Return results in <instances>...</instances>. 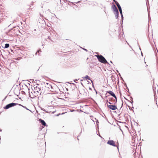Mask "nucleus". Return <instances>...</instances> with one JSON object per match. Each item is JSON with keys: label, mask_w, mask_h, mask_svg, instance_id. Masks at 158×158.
<instances>
[{"label": "nucleus", "mask_w": 158, "mask_h": 158, "mask_svg": "<svg viewBox=\"0 0 158 158\" xmlns=\"http://www.w3.org/2000/svg\"><path fill=\"white\" fill-rule=\"evenodd\" d=\"M34 90L32 89L33 93L31 92V93L33 94L35 96H38L39 97L41 94L42 92L40 88H39L37 86L34 87Z\"/></svg>", "instance_id": "nucleus-1"}, {"label": "nucleus", "mask_w": 158, "mask_h": 158, "mask_svg": "<svg viewBox=\"0 0 158 158\" xmlns=\"http://www.w3.org/2000/svg\"><path fill=\"white\" fill-rule=\"evenodd\" d=\"M98 61L102 63H103L104 64H108L109 65L110 64H109L108 62L106 60L105 58L102 55H97L96 56Z\"/></svg>", "instance_id": "nucleus-2"}, {"label": "nucleus", "mask_w": 158, "mask_h": 158, "mask_svg": "<svg viewBox=\"0 0 158 158\" xmlns=\"http://www.w3.org/2000/svg\"><path fill=\"white\" fill-rule=\"evenodd\" d=\"M16 105H18V103H9L6 105V106H5L4 107V109L7 110L10 107H11L13 106H14Z\"/></svg>", "instance_id": "nucleus-3"}, {"label": "nucleus", "mask_w": 158, "mask_h": 158, "mask_svg": "<svg viewBox=\"0 0 158 158\" xmlns=\"http://www.w3.org/2000/svg\"><path fill=\"white\" fill-rule=\"evenodd\" d=\"M116 5L118 8V9L119 12H120V13L121 15V19H122V24L123 22V15L122 8H121V6H120V4H119L118 3H116Z\"/></svg>", "instance_id": "nucleus-4"}, {"label": "nucleus", "mask_w": 158, "mask_h": 158, "mask_svg": "<svg viewBox=\"0 0 158 158\" xmlns=\"http://www.w3.org/2000/svg\"><path fill=\"white\" fill-rule=\"evenodd\" d=\"M107 93L109 94L111 96L115 98V99H114L113 102H114V104H115L116 102H117V97L115 94L111 91H108L107 92Z\"/></svg>", "instance_id": "nucleus-5"}, {"label": "nucleus", "mask_w": 158, "mask_h": 158, "mask_svg": "<svg viewBox=\"0 0 158 158\" xmlns=\"http://www.w3.org/2000/svg\"><path fill=\"white\" fill-rule=\"evenodd\" d=\"M107 104H108L107 103ZM108 107L112 110H115L117 109V107L116 106L114 105H107Z\"/></svg>", "instance_id": "nucleus-6"}, {"label": "nucleus", "mask_w": 158, "mask_h": 158, "mask_svg": "<svg viewBox=\"0 0 158 158\" xmlns=\"http://www.w3.org/2000/svg\"><path fill=\"white\" fill-rule=\"evenodd\" d=\"M107 143L110 145L113 146L114 147H116V145L115 144L113 140H108Z\"/></svg>", "instance_id": "nucleus-7"}, {"label": "nucleus", "mask_w": 158, "mask_h": 158, "mask_svg": "<svg viewBox=\"0 0 158 158\" xmlns=\"http://www.w3.org/2000/svg\"><path fill=\"white\" fill-rule=\"evenodd\" d=\"M39 120L42 125L44 126H46V124L44 120L42 119H39Z\"/></svg>", "instance_id": "nucleus-8"}, {"label": "nucleus", "mask_w": 158, "mask_h": 158, "mask_svg": "<svg viewBox=\"0 0 158 158\" xmlns=\"http://www.w3.org/2000/svg\"><path fill=\"white\" fill-rule=\"evenodd\" d=\"M111 7H112V9H113V10H114H114H116V9H117V8L116 6L114 4H113L112 6Z\"/></svg>", "instance_id": "nucleus-9"}, {"label": "nucleus", "mask_w": 158, "mask_h": 158, "mask_svg": "<svg viewBox=\"0 0 158 158\" xmlns=\"http://www.w3.org/2000/svg\"><path fill=\"white\" fill-rule=\"evenodd\" d=\"M84 78L87 79L88 80H90L91 81V82L93 83L92 81L91 80L90 77L88 75L85 76V77H84Z\"/></svg>", "instance_id": "nucleus-10"}, {"label": "nucleus", "mask_w": 158, "mask_h": 158, "mask_svg": "<svg viewBox=\"0 0 158 158\" xmlns=\"http://www.w3.org/2000/svg\"><path fill=\"white\" fill-rule=\"evenodd\" d=\"M10 45L9 44H5V47H4V48H9V47Z\"/></svg>", "instance_id": "nucleus-11"}, {"label": "nucleus", "mask_w": 158, "mask_h": 158, "mask_svg": "<svg viewBox=\"0 0 158 158\" xmlns=\"http://www.w3.org/2000/svg\"><path fill=\"white\" fill-rule=\"evenodd\" d=\"M18 105L19 106H22V107H23V108H25L26 109H27V110H30V111H31L30 110H29V109H28V108H27L25 106H23V105H22L20 104H18Z\"/></svg>", "instance_id": "nucleus-12"}, {"label": "nucleus", "mask_w": 158, "mask_h": 158, "mask_svg": "<svg viewBox=\"0 0 158 158\" xmlns=\"http://www.w3.org/2000/svg\"><path fill=\"white\" fill-rule=\"evenodd\" d=\"M114 14H115V13H119V12H118V9H116V10H114Z\"/></svg>", "instance_id": "nucleus-13"}, {"label": "nucleus", "mask_w": 158, "mask_h": 158, "mask_svg": "<svg viewBox=\"0 0 158 158\" xmlns=\"http://www.w3.org/2000/svg\"><path fill=\"white\" fill-rule=\"evenodd\" d=\"M118 14H119V13H115V18L116 19H117L118 18Z\"/></svg>", "instance_id": "nucleus-14"}, {"label": "nucleus", "mask_w": 158, "mask_h": 158, "mask_svg": "<svg viewBox=\"0 0 158 158\" xmlns=\"http://www.w3.org/2000/svg\"><path fill=\"white\" fill-rule=\"evenodd\" d=\"M71 4H74V5L75 6V4L73 3V2H69L68 3V4L69 5H71Z\"/></svg>", "instance_id": "nucleus-15"}, {"label": "nucleus", "mask_w": 158, "mask_h": 158, "mask_svg": "<svg viewBox=\"0 0 158 158\" xmlns=\"http://www.w3.org/2000/svg\"><path fill=\"white\" fill-rule=\"evenodd\" d=\"M28 93H29V96L30 97H31V94L30 93V92L29 91V90H30V89H29L28 88Z\"/></svg>", "instance_id": "nucleus-16"}, {"label": "nucleus", "mask_w": 158, "mask_h": 158, "mask_svg": "<svg viewBox=\"0 0 158 158\" xmlns=\"http://www.w3.org/2000/svg\"><path fill=\"white\" fill-rule=\"evenodd\" d=\"M109 102H108L109 104H113V103H111V102H111V101L110 99H109Z\"/></svg>", "instance_id": "nucleus-17"}, {"label": "nucleus", "mask_w": 158, "mask_h": 158, "mask_svg": "<svg viewBox=\"0 0 158 158\" xmlns=\"http://www.w3.org/2000/svg\"><path fill=\"white\" fill-rule=\"evenodd\" d=\"M40 109L41 110H43V111H45V112H47V111L45 110L43 108H42V107H40Z\"/></svg>", "instance_id": "nucleus-18"}, {"label": "nucleus", "mask_w": 158, "mask_h": 158, "mask_svg": "<svg viewBox=\"0 0 158 158\" xmlns=\"http://www.w3.org/2000/svg\"><path fill=\"white\" fill-rule=\"evenodd\" d=\"M113 1H114V2L116 4V3H118L117 1H115V0H113Z\"/></svg>", "instance_id": "nucleus-19"}, {"label": "nucleus", "mask_w": 158, "mask_h": 158, "mask_svg": "<svg viewBox=\"0 0 158 158\" xmlns=\"http://www.w3.org/2000/svg\"><path fill=\"white\" fill-rule=\"evenodd\" d=\"M41 52V50H38L37 52L36 53V54L38 52V53H39L40 52Z\"/></svg>", "instance_id": "nucleus-20"}, {"label": "nucleus", "mask_w": 158, "mask_h": 158, "mask_svg": "<svg viewBox=\"0 0 158 158\" xmlns=\"http://www.w3.org/2000/svg\"><path fill=\"white\" fill-rule=\"evenodd\" d=\"M84 50L86 51H87V50L85 49L84 48Z\"/></svg>", "instance_id": "nucleus-21"}, {"label": "nucleus", "mask_w": 158, "mask_h": 158, "mask_svg": "<svg viewBox=\"0 0 158 158\" xmlns=\"http://www.w3.org/2000/svg\"><path fill=\"white\" fill-rule=\"evenodd\" d=\"M96 123H98V120H97L96 121Z\"/></svg>", "instance_id": "nucleus-22"}, {"label": "nucleus", "mask_w": 158, "mask_h": 158, "mask_svg": "<svg viewBox=\"0 0 158 158\" xmlns=\"http://www.w3.org/2000/svg\"><path fill=\"white\" fill-rule=\"evenodd\" d=\"M80 2V1H78V2H75V3H79V2Z\"/></svg>", "instance_id": "nucleus-23"}, {"label": "nucleus", "mask_w": 158, "mask_h": 158, "mask_svg": "<svg viewBox=\"0 0 158 158\" xmlns=\"http://www.w3.org/2000/svg\"><path fill=\"white\" fill-rule=\"evenodd\" d=\"M123 102H122V105L121 107H122L123 106Z\"/></svg>", "instance_id": "nucleus-24"}, {"label": "nucleus", "mask_w": 158, "mask_h": 158, "mask_svg": "<svg viewBox=\"0 0 158 158\" xmlns=\"http://www.w3.org/2000/svg\"><path fill=\"white\" fill-rule=\"evenodd\" d=\"M49 86H50L51 88L52 87V86L50 85H49Z\"/></svg>", "instance_id": "nucleus-25"}, {"label": "nucleus", "mask_w": 158, "mask_h": 158, "mask_svg": "<svg viewBox=\"0 0 158 158\" xmlns=\"http://www.w3.org/2000/svg\"><path fill=\"white\" fill-rule=\"evenodd\" d=\"M141 55L143 56V53H142V52H141Z\"/></svg>", "instance_id": "nucleus-26"}, {"label": "nucleus", "mask_w": 158, "mask_h": 158, "mask_svg": "<svg viewBox=\"0 0 158 158\" xmlns=\"http://www.w3.org/2000/svg\"><path fill=\"white\" fill-rule=\"evenodd\" d=\"M110 62L111 63H112V61H110Z\"/></svg>", "instance_id": "nucleus-27"}, {"label": "nucleus", "mask_w": 158, "mask_h": 158, "mask_svg": "<svg viewBox=\"0 0 158 158\" xmlns=\"http://www.w3.org/2000/svg\"><path fill=\"white\" fill-rule=\"evenodd\" d=\"M137 43V44H138V45L139 46V44H138V43Z\"/></svg>", "instance_id": "nucleus-28"}, {"label": "nucleus", "mask_w": 158, "mask_h": 158, "mask_svg": "<svg viewBox=\"0 0 158 158\" xmlns=\"http://www.w3.org/2000/svg\"><path fill=\"white\" fill-rule=\"evenodd\" d=\"M95 91H96V93H97V91L96 90H95Z\"/></svg>", "instance_id": "nucleus-29"}, {"label": "nucleus", "mask_w": 158, "mask_h": 158, "mask_svg": "<svg viewBox=\"0 0 158 158\" xmlns=\"http://www.w3.org/2000/svg\"><path fill=\"white\" fill-rule=\"evenodd\" d=\"M139 49H140V50H141V49L140 48H139Z\"/></svg>", "instance_id": "nucleus-30"}, {"label": "nucleus", "mask_w": 158, "mask_h": 158, "mask_svg": "<svg viewBox=\"0 0 158 158\" xmlns=\"http://www.w3.org/2000/svg\"><path fill=\"white\" fill-rule=\"evenodd\" d=\"M117 72H118V70H117Z\"/></svg>", "instance_id": "nucleus-31"}, {"label": "nucleus", "mask_w": 158, "mask_h": 158, "mask_svg": "<svg viewBox=\"0 0 158 158\" xmlns=\"http://www.w3.org/2000/svg\"><path fill=\"white\" fill-rule=\"evenodd\" d=\"M133 101H132V102H131V103H133Z\"/></svg>", "instance_id": "nucleus-32"}]
</instances>
